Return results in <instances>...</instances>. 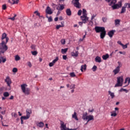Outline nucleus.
I'll list each match as a JSON object with an SVG mask.
<instances>
[{
    "mask_svg": "<svg viewBox=\"0 0 130 130\" xmlns=\"http://www.w3.org/2000/svg\"><path fill=\"white\" fill-rule=\"evenodd\" d=\"M46 18H47L48 20V22H52L53 20H52V17L50 16L48 17L47 15H46Z\"/></svg>",
    "mask_w": 130,
    "mask_h": 130,
    "instance_id": "obj_35",
    "label": "nucleus"
},
{
    "mask_svg": "<svg viewBox=\"0 0 130 130\" xmlns=\"http://www.w3.org/2000/svg\"><path fill=\"white\" fill-rule=\"evenodd\" d=\"M94 30L96 33H100V32H102L105 30V27H100V26H95L94 28Z\"/></svg>",
    "mask_w": 130,
    "mask_h": 130,
    "instance_id": "obj_7",
    "label": "nucleus"
},
{
    "mask_svg": "<svg viewBox=\"0 0 130 130\" xmlns=\"http://www.w3.org/2000/svg\"><path fill=\"white\" fill-rule=\"evenodd\" d=\"M68 48H65V49H61V53L62 54H64V53H66L68 50Z\"/></svg>",
    "mask_w": 130,
    "mask_h": 130,
    "instance_id": "obj_32",
    "label": "nucleus"
},
{
    "mask_svg": "<svg viewBox=\"0 0 130 130\" xmlns=\"http://www.w3.org/2000/svg\"><path fill=\"white\" fill-rule=\"evenodd\" d=\"M123 83V76H121L117 78V83L115 87H122Z\"/></svg>",
    "mask_w": 130,
    "mask_h": 130,
    "instance_id": "obj_4",
    "label": "nucleus"
},
{
    "mask_svg": "<svg viewBox=\"0 0 130 130\" xmlns=\"http://www.w3.org/2000/svg\"><path fill=\"white\" fill-rule=\"evenodd\" d=\"M59 6H60L59 7V10L62 11L64 9L65 5L63 4H59Z\"/></svg>",
    "mask_w": 130,
    "mask_h": 130,
    "instance_id": "obj_26",
    "label": "nucleus"
},
{
    "mask_svg": "<svg viewBox=\"0 0 130 130\" xmlns=\"http://www.w3.org/2000/svg\"><path fill=\"white\" fill-rule=\"evenodd\" d=\"M95 17H96V15L93 14L91 16V20H93L95 18Z\"/></svg>",
    "mask_w": 130,
    "mask_h": 130,
    "instance_id": "obj_62",
    "label": "nucleus"
},
{
    "mask_svg": "<svg viewBox=\"0 0 130 130\" xmlns=\"http://www.w3.org/2000/svg\"><path fill=\"white\" fill-rule=\"evenodd\" d=\"M126 7L124 4V6L122 7V9H121V12H120V14H124V13H125V12L126 11Z\"/></svg>",
    "mask_w": 130,
    "mask_h": 130,
    "instance_id": "obj_18",
    "label": "nucleus"
},
{
    "mask_svg": "<svg viewBox=\"0 0 130 130\" xmlns=\"http://www.w3.org/2000/svg\"><path fill=\"white\" fill-rule=\"evenodd\" d=\"M30 48H31V49L32 50H36V45H31V46H30Z\"/></svg>",
    "mask_w": 130,
    "mask_h": 130,
    "instance_id": "obj_42",
    "label": "nucleus"
},
{
    "mask_svg": "<svg viewBox=\"0 0 130 130\" xmlns=\"http://www.w3.org/2000/svg\"><path fill=\"white\" fill-rule=\"evenodd\" d=\"M34 14H36L37 15V16L40 17V13L39 12H38V11H35L34 12Z\"/></svg>",
    "mask_w": 130,
    "mask_h": 130,
    "instance_id": "obj_51",
    "label": "nucleus"
},
{
    "mask_svg": "<svg viewBox=\"0 0 130 130\" xmlns=\"http://www.w3.org/2000/svg\"><path fill=\"white\" fill-rule=\"evenodd\" d=\"M31 52L32 55H37V54H38L37 51H31Z\"/></svg>",
    "mask_w": 130,
    "mask_h": 130,
    "instance_id": "obj_43",
    "label": "nucleus"
},
{
    "mask_svg": "<svg viewBox=\"0 0 130 130\" xmlns=\"http://www.w3.org/2000/svg\"><path fill=\"white\" fill-rule=\"evenodd\" d=\"M119 91H120V92H122V91H123L124 92H125V93L128 92V90H127L126 89L123 88H121Z\"/></svg>",
    "mask_w": 130,
    "mask_h": 130,
    "instance_id": "obj_36",
    "label": "nucleus"
},
{
    "mask_svg": "<svg viewBox=\"0 0 130 130\" xmlns=\"http://www.w3.org/2000/svg\"><path fill=\"white\" fill-rule=\"evenodd\" d=\"M4 97H9L10 96V93L8 92H5L4 93Z\"/></svg>",
    "mask_w": 130,
    "mask_h": 130,
    "instance_id": "obj_39",
    "label": "nucleus"
},
{
    "mask_svg": "<svg viewBox=\"0 0 130 130\" xmlns=\"http://www.w3.org/2000/svg\"><path fill=\"white\" fill-rule=\"evenodd\" d=\"M114 33H115V30H112L108 32V35L110 38H112L113 35H114Z\"/></svg>",
    "mask_w": 130,
    "mask_h": 130,
    "instance_id": "obj_12",
    "label": "nucleus"
},
{
    "mask_svg": "<svg viewBox=\"0 0 130 130\" xmlns=\"http://www.w3.org/2000/svg\"><path fill=\"white\" fill-rule=\"evenodd\" d=\"M87 123L89 122V121H91V120H94V116H93V115H89L87 116Z\"/></svg>",
    "mask_w": 130,
    "mask_h": 130,
    "instance_id": "obj_17",
    "label": "nucleus"
},
{
    "mask_svg": "<svg viewBox=\"0 0 130 130\" xmlns=\"http://www.w3.org/2000/svg\"><path fill=\"white\" fill-rule=\"evenodd\" d=\"M78 16H81L82 15V10H79L78 12Z\"/></svg>",
    "mask_w": 130,
    "mask_h": 130,
    "instance_id": "obj_52",
    "label": "nucleus"
},
{
    "mask_svg": "<svg viewBox=\"0 0 130 130\" xmlns=\"http://www.w3.org/2000/svg\"><path fill=\"white\" fill-rule=\"evenodd\" d=\"M6 39V42L5 43L7 44L8 41H9V38L7 37V34L6 33H4L2 35V40H4V39Z\"/></svg>",
    "mask_w": 130,
    "mask_h": 130,
    "instance_id": "obj_10",
    "label": "nucleus"
},
{
    "mask_svg": "<svg viewBox=\"0 0 130 130\" xmlns=\"http://www.w3.org/2000/svg\"><path fill=\"white\" fill-rule=\"evenodd\" d=\"M92 70L93 71V72H96V70H97V66H94L92 68Z\"/></svg>",
    "mask_w": 130,
    "mask_h": 130,
    "instance_id": "obj_44",
    "label": "nucleus"
},
{
    "mask_svg": "<svg viewBox=\"0 0 130 130\" xmlns=\"http://www.w3.org/2000/svg\"><path fill=\"white\" fill-rule=\"evenodd\" d=\"M12 72L13 73H17V72H18V69L16 68H14L13 69Z\"/></svg>",
    "mask_w": 130,
    "mask_h": 130,
    "instance_id": "obj_49",
    "label": "nucleus"
},
{
    "mask_svg": "<svg viewBox=\"0 0 130 130\" xmlns=\"http://www.w3.org/2000/svg\"><path fill=\"white\" fill-rule=\"evenodd\" d=\"M5 82L6 83L8 87V90H11V84H12V80L10 78L9 76H7L5 79Z\"/></svg>",
    "mask_w": 130,
    "mask_h": 130,
    "instance_id": "obj_6",
    "label": "nucleus"
},
{
    "mask_svg": "<svg viewBox=\"0 0 130 130\" xmlns=\"http://www.w3.org/2000/svg\"><path fill=\"white\" fill-rule=\"evenodd\" d=\"M108 93H109V94L110 95V96H111L112 99H113V98H114V97H115V95H114V93L112 92L110 90H109V91H108Z\"/></svg>",
    "mask_w": 130,
    "mask_h": 130,
    "instance_id": "obj_30",
    "label": "nucleus"
},
{
    "mask_svg": "<svg viewBox=\"0 0 130 130\" xmlns=\"http://www.w3.org/2000/svg\"><path fill=\"white\" fill-rule=\"evenodd\" d=\"M113 73H114V75H116L119 73V66L117 67V68L114 70Z\"/></svg>",
    "mask_w": 130,
    "mask_h": 130,
    "instance_id": "obj_19",
    "label": "nucleus"
},
{
    "mask_svg": "<svg viewBox=\"0 0 130 130\" xmlns=\"http://www.w3.org/2000/svg\"><path fill=\"white\" fill-rule=\"evenodd\" d=\"M95 60L96 62H101V57H100L99 56H96L95 58Z\"/></svg>",
    "mask_w": 130,
    "mask_h": 130,
    "instance_id": "obj_28",
    "label": "nucleus"
},
{
    "mask_svg": "<svg viewBox=\"0 0 130 130\" xmlns=\"http://www.w3.org/2000/svg\"><path fill=\"white\" fill-rule=\"evenodd\" d=\"M126 79H127V82H128V85H129V83H130V78H127Z\"/></svg>",
    "mask_w": 130,
    "mask_h": 130,
    "instance_id": "obj_61",
    "label": "nucleus"
},
{
    "mask_svg": "<svg viewBox=\"0 0 130 130\" xmlns=\"http://www.w3.org/2000/svg\"><path fill=\"white\" fill-rule=\"evenodd\" d=\"M26 116H28V117H30V115L31 113H32V110L30 109H27L26 110Z\"/></svg>",
    "mask_w": 130,
    "mask_h": 130,
    "instance_id": "obj_16",
    "label": "nucleus"
},
{
    "mask_svg": "<svg viewBox=\"0 0 130 130\" xmlns=\"http://www.w3.org/2000/svg\"><path fill=\"white\" fill-rule=\"evenodd\" d=\"M80 0H73L72 3L73 4L74 7L77 9H81L82 5L80 4Z\"/></svg>",
    "mask_w": 130,
    "mask_h": 130,
    "instance_id": "obj_5",
    "label": "nucleus"
},
{
    "mask_svg": "<svg viewBox=\"0 0 130 130\" xmlns=\"http://www.w3.org/2000/svg\"><path fill=\"white\" fill-rule=\"evenodd\" d=\"M57 60H58V57H56V58L52 61V62L49 63V66H53V64H54V63H55Z\"/></svg>",
    "mask_w": 130,
    "mask_h": 130,
    "instance_id": "obj_15",
    "label": "nucleus"
},
{
    "mask_svg": "<svg viewBox=\"0 0 130 130\" xmlns=\"http://www.w3.org/2000/svg\"><path fill=\"white\" fill-rule=\"evenodd\" d=\"M119 53H120V54H123L124 55V54H125V52H122V51H119Z\"/></svg>",
    "mask_w": 130,
    "mask_h": 130,
    "instance_id": "obj_59",
    "label": "nucleus"
},
{
    "mask_svg": "<svg viewBox=\"0 0 130 130\" xmlns=\"http://www.w3.org/2000/svg\"><path fill=\"white\" fill-rule=\"evenodd\" d=\"M117 43H118V44H119V45H121V46H122V45H123L122 44V43H121V42L120 41H118V42H117Z\"/></svg>",
    "mask_w": 130,
    "mask_h": 130,
    "instance_id": "obj_57",
    "label": "nucleus"
},
{
    "mask_svg": "<svg viewBox=\"0 0 130 130\" xmlns=\"http://www.w3.org/2000/svg\"><path fill=\"white\" fill-rule=\"evenodd\" d=\"M2 9L3 10H6L7 9V5L6 4H4L2 6Z\"/></svg>",
    "mask_w": 130,
    "mask_h": 130,
    "instance_id": "obj_50",
    "label": "nucleus"
},
{
    "mask_svg": "<svg viewBox=\"0 0 130 130\" xmlns=\"http://www.w3.org/2000/svg\"><path fill=\"white\" fill-rule=\"evenodd\" d=\"M6 44L5 41H2V43H0V54L1 53H5L7 51L8 46Z\"/></svg>",
    "mask_w": 130,
    "mask_h": 130,
    "instance_id": "obj_2",
    "label": "nucleus"
},
{
    "mask_svg": "<svg viewBox=\"0 0 130 130\" xmlns=\"http://www.w3.org/2000/svg\"><path fill=\"white\" fill-rule=\"evenodd\" d=\"M66 14L67 16H72V11H71L70 8L66 10Z\"/></svg>",
    "mask_w": 130,
    "mask_h": 130,
    "instance_id": "obj_20",
    "label": "nucleus"
},
{
    "mask_svg": "<svg viewBox=\"0 0 130 130\" xmlns=\"http://www.w3.org/2000/svg\"><path fill=\"white\" fill-rule=\"evenodd\" d=\"M89 112H94V109H92V110L88 109Z\"/></svg>",
    "mask_w": 130,
    "mask_h": 130,
    "instance_id": "obj_64",
    "label": "nucleus"
},
{
    "mask_svg": "<svg viewBox=\"0 0 130 130\" xmlns=\"http://www.w3.org/2000/svg\"><path fill=\"white\" fill-rule=\"evenodd\" d=\"M12 115L14 117H18V114H17V113H13Z\"/></svg>",
    "mask_w": 130,
    "mask_h": 130,
    "instance_id": "obj_54",
    "label": "nucleus"
},
{
    "mask_svg": "<svg viewBox=\"0 0 130 130\" xmlns=\"http://www.w3.org/2000/svg\"><path fill=\"white\" fill-rule=\"evenodd\" d=\"M61 12V11L60 10L58 11V12L57 13V14H56V16L59 15V14H60Z\"/></svg>",
    "mask_w": 130,
    "mask_h": 130,
    "instance_id": "obj_60",
    "label": "nucleus"
},
{
    "mask_svg": "<svg viewBox=\"0 0 130 130\" xmlns=\"http://www.w3.org/2000/svg\"><path fill=\"white\" fill-rule=\"evenodd\" d=\"M124 5H125V7H126V8L127 7L128 10L130 11V3H125L124 4Z\"/></svg>",
    "mask_w": 130,
    "mask_h": 130,
    "instance_id": "obj_37",
    "label": "nucleus"
},
{
    "mask_svg": "<svg viewBox=\"0 0 130 130\" xmlns=\"http://www.w3.org/2000/svg\"><path fill=\"white\" fill-rule=\"evenodd\" d=\"M62 57H63V59H64V60H67V55H63L62 56Z\"/></svg>",
    "mask_w": 130,
    "mask_h": 130,
    "instance_id": "obj_55",
    "label": "nucleus"
},
{
    "mask_svg": "<svg viewBox=\"0 0 130 130\" xmlns=\"http://www.w3.org/2000/svg\"><path fill=\"white\" fill-rule=\"evenodd\" d=\"M72 56H75V57H77L79 55V52L78 51H76L75 52H73L71 53Z\"/></svg>",
    "mask_w": 130,
    "mask_h": 130,
    "instance_id": "obj_25",
    "label": "nucleus"
},
{
    "mask_svg": "<svg viewBox=\"0 0 130 130\" xmlns=\"http://www.w3.org/2000/svg\"><path fill=\"white\" fill-rule=\"evenodd\" d=\"M20 59H21V58L20 57V56L19 55H17L15 56V60L16 61H18V60H20Z\"/></svg>",
    "mask_w": 130,
    "mask_h": 130,
    "instance_id": "obj_38",
    "label": "nucleus"
},
{
    "mask_svg": "<svg viewBox=\"0 0 130 130\" xmlns=\"http://www.w3.org/2000/svg\"><path fill=\"white\" fill-rule=\"evenodd\" d=\"M60 42H61V44L64 45V44H66V40L62 39V40H61Z\"/></svg>",
    "mask_w": 130,
    "mask_h": 130,
    "instance_id": "obj_47",
    "label": "nucleus"
},
{
    "mask_svg": "<svg viewBox=\"0 0 130 130\" xmlns=\"http://www.w3.org/2000/svg\"><path fill=\"white\" fill-rule=\"evenodd\" d=\"M27 84H23L21 85V90L23 93H24L26 95H29L30 94V89L29 88H26Z\"/></svg>",
    "mask_w": 130,
    "mask_h": 130,
    "instance_id": "obj_3",
    "label": "nucleus"
},
{
    "mask_svg": "<svg viewBox=\"0 0 130 130\" xmlns=\"http://www.w3.org/2000/svg\"><path fill=\"white\" fill-rule=\"evenodd\" d=\"M121 46H122L123 49H125V48H127V44L123 45V44H122V45Z\"/></svg>",
    "mask_w": 130,
    "mask_h": 130,
    "instance_id": "obj_48",
    "label": "nucleus"
},
{
    "mask_svg": "<svg viewBox=\"0 0 130 130\" xmlns=\"http://www.w3.org/2000/svg\"><path fill=\"white\" fill-rule=\"evenodd\" d=\"M115 26H119L120 25V19L115 20Z\"/></svg>",
    "mask_w": 130,
    "mask_h": 130,
    "instance_id": "obj_22",
    "label": "nucleus"
},
{
    "mask_svg": "<svg viewBox=\"0 0 130 130\" xmlns=\"http://www.w3.org/2000/svg\"><path fill=\"white\" fill-rule=\"evenodd\" d=\"M106 35V30L104 29L102 32H101L100 38L101 39H103Z\"/></svg>",
    "mask_w": 130,
    "mask_h": 130,
    "instance_id": "obj_14",
    "label": "nucleus"
},
{
    "mask_svg": "<svg viewBox=\"0 0 130 130\" xmlns=\"http://www.w3.org/2000/svg\"><path fill=\"white\" fill-rule=\"evenodd\" d=\"M72 118H74L76 120H79L78 117L77 116V113L74 112V114L72 115Z\"/></svg>",
    "mask_w": 130,
    "mask_h": 130,
    "instance_id": "obj_23",
    "label": "nucleus"
},
{
    "mask_svg": "<svg viewBox=\"0 0 130 130\" xmlns=\"http://www.w3.org/2000/svg\"><path fill=\"white\" fill-rule=\"evenodd\" d=\"M9 20H11L12 21H15V17H10L8 18Z\"/></svg>",
    "mask_w": 130,
    "mask_h": 130,
    "instance_id": "obj_56",
    "label": "nucleus"
},
{
    "mask_svg": "<svg viewBox=\"0 0 130 130\" xmlns=\"http://www.w3.org/2000/svg\"><path fill=\"white\" fill-rule=\"evenodd\" d=\"M116 0H112L111 2V4H109V6H112V8L113 10L119 9V8H121L122 6V2L121 1L119 2L118 4H116Z\"/></svg>",
    "mask_w": 130,
    "mask_h": 130,
    "instance_id": "obj_1",
    "label": "nucleus"
},
{
    "mask_svg": "<svg viewBox=\"0 0 130 130\" xmlns=\"http://www.w3.org/2000/svg\"><path fill=\"white\" fill-rule=\"evenodd\" d=\"M59 21H62V20H63V18L62 17V16H59Z\"/></svg>",
    "mask_w": 130,
    "mask_h": 130,
    "instance_id": "obj_58",
    "label": "nucleus"
},
{
    "mask_svg": "<svg viewBox=\"0 0 130 130\" xmlns=\"http://www.w3.org/2000/svg\"><path fill=\"white\" fill-rule=\"evenodd\" d=\"M60 122L61 130H69V128L67 127V125L64 124V122H63L62 121H61Z\"/></svg>",
    "mask_w": 130,
    "mask_h": 130,
    "instance_id": "obj_8",
    "label": "nucleus"
},
{
    "mask_svg": "<svg viewBox=\"0 0 130 130\" xmlns=\"http://www.w3.org/2000/svg\"><path fill=\"white\" fill-rule=\"evenodd\" d=\"M102 21L104 22V23H106V22H107V18L103 17L102 18Z\"/></svg>",
    "mask_w": 130,
    "mask_h": 130,
    "instance_id": "obj_45",
    "label": "nucleus"
},
{
    "mask_svg": "<svg viewBox=\"0 0 130 130\" xmlns=\"http://www.w3.org/2000/svg\"><path fill=\"white\" fill-rule=\"evenodd\" d=\"M30 118V117L28 116H21L20 118H21L22 119H29V118Z\"/></svg>",
    "mask_w": 130,
    "mask_h": 130,
    "instance_id": "obj_34",
    "label": "nucleus"
},
{
    "mask_svg": "<svg viewBox=\"0 0 130 130\" xmlns=\"http://www.w3.org/2000/svg\"><path fill=\"white\" fill-rule=\"evenodd\" d=\"M37 126H39V127H43L44 126V123L42 122H40L39 123H37Z\"/></svg>",
    "mask_w": 130,
    "mask_h": 130,
    "instance_id": "obj_24",
    "label": "nucleus"
},
{
    "mask_svg": "<svg viewBox=\"0 0 130 130\" xmlns=\"http://www.w3.org/2000/svg\"><path fill=\"white\" fill-rule=\"evenodd\" d=\"M83 16H87V11L85 9H83Z\"/></svg>",
    "mask_w": 130,
    "mask_h": 130,
    "instance_id": "obj_40",
    "label": "nucleus"
},
{
    "mask_svg": "<svg viewBox=\"0 0 130 130\" xmlns=\"http://www.w3.org/2000/svg\"><path fill=\"white\" fill-rule=\"evenodd\" d=\"M46 13L48 15H51L53 12L51 11V9L49 7H47L46 9Z\"/></svg>",
    "mask_w": 130,
    "mask_h": 130,
    "instance_id": "obj_13",
    "label": "nucleus"
},
{
    "mask_svg": "<svg viewBox=\"0 0 130 130\" xmlns=\"http://www.w3.org/2000/svg\"><path fill=\"white\" fill-rule=\"evenodd\" d=\"M81 19L84 24L87 23V21L89 20V17H87V15H82L81 16Z\"/></svg>",
    "mask_w": 130,
    "mask_h": 130,
    "instance_id": "obj_9",
    "label": "nucleus"
},
{
    "mask_svg": "<svg viewBox=\"0 0 130 130\" xmlns=\"http://www.w3.org/2000/svg\"><path fill=\"white\" fill-rule=\"evenodd\" d=\"M70 89H75L76 88V85L75 84H71L70 86Z\"/></svg>",
    "mask_w": 130,
    "mask_h": 130,
    "instance_id": "obj_46",
    "label": "nucleus"
},
{
    "mask_svg": "<svg viewBox=\"0 0 130 130\" xmlns=\"http://www.w3.org/2000/svg\"><path fill=\"white\" fill-rule=\"evenodd\" d=\"M109 58V55L108 54H106V55H104L102 56L103 59H104L105 60H106L107 58Z\"/></svg>",
    "mask_w": 130,
    "mask_h": 130,
    "instance_id": "obj_27",
    "label": "nucleus"
},
{
    "mask_svg": "<svg viewBox=\"0 0 130 130\" xmlns=\"http://www.w3.org/2000/svg\"><path fill=\"white\" fill-rule=\"evenodd\" d=\"M7 59H6V58L4 57H1L0 58V63L1 62H6Z\"/></svg>",
    "mask_w": 130,
    "mask_h": 130,
    "instance_id": "obj_31",
    "label": "nucleus"
},
{
    "mask_svg": "<svg viewBox=\"0 0 130 130\" xmlns=\"http://www.w3.org/2000/svg\"><path fill=\"white\" fill-rule=\"evenodd\" d=\"M86 69H87L86 66H81V69H80L81 72H84V71H86Z\"/></svg>",
    "mask_w": 130,
    "mask_h": 130,
    "instance_id": "obj_29",
    "label": "nucleus"
},
{
    "mask_svg": "<svg viewBox=\"0 0 130 130\" xmlns=\"http://www.w3.org/2000/svg\"><path fill=\"white\" fill-rule=\"evenodd\" d=\"M116 115H117V114H116V111H114L112 112H111V116H113L114 117H115V116H116Z\"/></svg>",
    "mask_w": 130,
    "mask_h": 130,
    "instance_id": "obj_33",
    "label": "nucleus"
},
{
    "mask_svg": "<svg viewBox=\"0 0 130 130\" xmlns=\"http://www.w3.org/2000/svg\"><path fill=\"white\" fill-rule=\"evenodd\" d=\"M88 113L87 112L84 113L82 116V118L84 120H87L88 117Z\"/></svg>",
    "mask_w": 130,
    "mask_h": 130,
    "instance_id": "obj_21",
    "label": "nucleus"
},
{
    "mask_svg": "<svg viewBox=\"0 0 130 130\" xmlns=\"http://www.w3.org/2000/svg\"><path fill=\"white\" fill-rule=\"evenodd\" d=\"M70 76L72 77V78H74V77H76V74H75L74 72H72L70 73Z\"/></svg>",
    "mask_w": 130,
    "mask_h": 130,
    "instance_id": "obj_41",
    "label": "nucleus"
},
{
    "mask_svg": "<svg viewBox=\"0 0 130 130\" xmlns=\"http://www.w3.org/2000/svg\"><path fill=\"white\" fill-rule=\"evenodd\" d=\"M61 27H63L61 25H58L56 26V28L58 29L59 28H61Z\"/></svg>",
    "mask_w": 130,
    "mask_h": 130,
    "instance_id": "obj_53",
    "label": "nucleus"
},
{
    "mask_svg": "<svg viewBox=\"0 0 130 130\" xmlns=\"http://www.w3.org/2000/svg\"><path fill=\"white\" fill-rule=\"evenodd\" d=\"M83 21L82 22H79V25H80V26H82L83 25Z\"/></svg>",
    "mask_w": 130,
    "mask_h": 130,
    "instance_id": "obj_63",
    "label": "nucleus"
},
{
    "mask_svg": "<svg viewBox=\"0 0 130 130\" xmlns=\"http://www.w3.org/2000/svg\"><path fill=\"white\" fill-rule=\"evenodd\" d=\"M19 0H9V3L11 5H18L19 4Z\"/></svg>",
    "mask_w": 130,
    "mask_h": 130,
    "instance_id": "obj_11",
    "label": "nucleus"
}]
</instances>
